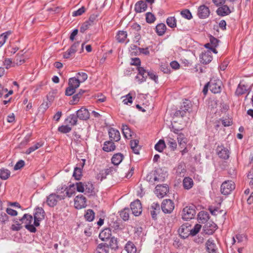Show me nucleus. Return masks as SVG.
<instances>
[{
  "label": "nucleus",
  "mask_w": 253,
  "mask_h": 253,
  "mask_svg": "<svg viewBox=\"0 0 253 253\" xmlns=\"http://www.w3.org/2000/svg\"><path fill=\"white\" fill-rule=\"evenodd\" d=\"M167 23L170 28H174L176 26V20L174 17H169L167 19Z\"/></svg>",
  "instance_id": "obj_50"
},
{
  "label": "nucleus",
  "mask_w": 253,
  "mask_h": 253,
  "mask_svg": "<svg viewBox=\"0 0 253 253\" xmlns=\"http://www.w3.org/2000/svg\"><path fill=\"white\" fill-rule=\"evenodd\" d=\"M77 118L82 120H86L89 119L90 114L87 109L82 107L77 111Z\"/></svg>",
  "instance_id": "obj_17"
},
{
  "label": "nucleus",
  "mask_w": 253,
  "mask_h": 253,
  "mask_svg": "<svg viewBox=\"0 0 253 253\" xmlns=\"http://www.w3.org/2000/svg\"><path fill=\"white\" fill-rule=\"evenodd\" d=\"M235 185L232 181H225L222 183L220 187V191L222 194L227 195L235 189Z\"/></svg>",
  "instance_id": "obj_5"
},
{
  "label": "nucleus",
  "mask_w": 253,
  "mask_h": 253,
  "mask_svg": "<svg viewBox=\"0 0 253 253\" xmlns=\"http://www.w3.org/2000/svg\"><path fill=\"white\" fill-rule=\"evenodd\" d=\"M123 159L124 155L120 153L115 154L113 156L111 159L112 163L114 165L117 166L121 163Z\"/></svg>",
  "instance_id": "obj_31"
},
{
  "label": "nucleus",
  "mask_w": 253,
  "mask_h": 253,
  "mask_svg": "<svg viewBox=\"0 0 253 253\" xmlns=\"http://www.w3.org/2000/svg\"><path fill=\"white\" fill-rule=\"evenodd\" d=\"M22 223L25 224V228L32 233H35L37 231L35 226L34 223L32 224L33 221V217L31 215L29 214H25L23 217L20 219Z\"/></svg>",
  "instance_id": "obj_2"
},
{
  "label": "nucleus",
  "mask_w": 253,
  "mask_h": 253,
  "mask_svg": "<svg viewBox=\"0 0 253 253\" xmlns=\"http://www.w3.org/2000/svg\"><path fill=\"white\" fill-rule=\"evenodd\" d=\"M98 14H93L90 15L89 18L87 21L90 23L92 25H93L94 22L96 21V19L98 17Z\"/></svg>",
  "instance_id": "obj_63"
},
{
  "label": "nucleus",
  "mask_w": 253,
  "mask_h": 253,
  "mask_svg": "<svg viewBox=\"0 0 253 253\" xmlns=\"http://www.w3.org/2000/svg\"><path fill=\"white\" fill-rule=\"evenodd\" d=\"M167 176V172H164L162 169H157L155 171L153 177H151L149 180L150 183L154 185L158 182L164 181Z\"/></svg>",
  "instance_id": "obj_3"
},
{
  "label": "nucleus",
  "mask_w": 253,
  "mask_h": 253,
  "mask_svg": "<svg viewBox=\"0 0 253 253\" xmlns=\"http://www.w3.org/2000/svg\"><path fill=\"white\" fill-rule=\"evenodd\" d=\"M74 184L75 185L77 191L81 193L84 192V182H76Z\"/></svg>",
  "instance_id": "obj_53"
},
{
  "label": "nucleus",
  "mask_w": 253,
  "mask_h": 253,
  "mask_svg": "<svg viewBox=\"0 0 253 253\" xmlns=\"http://www.w3.org/2000/svg\"><path fill=\"white\" fill-rule=\"evenodd\" d=\"M181 14L183 17L188 20L191 19L192 17L190 11L188 9H185L181 12Z\"/></svg>",
  "instance_id": "obj_59"
},
{
  "label": "nucleus",
  "mask_w": 253,
  "mask_h": 253,
  "mask_svg": "<svg viewBox=\"0 0 253 253\" xmlns=\"http://www.w3.org/2000/svg\"><path fill=\"white\" fill-rule=\"evenodd\" d=\"M10 172L9 170L5 169H0V177L3 180H6L9 177Z\"/></svg>",
  "instance_id": "obj_44"
},
{
  "label": "nucleus",
  "mask_w": 253,
  "mask_h": 253,
  "mask_svg": "<svg viewBox=\"0 0 253 253\" xmlns=\"http://www.w3.org/2000/svg\"><path fill=\"white\" fill-rule=\"evenodd\" d=\"M80 83L79 79H77L76 78H72L69 80L68 85H71L77 88L80 86Z\"/></svg>",
  "instance_id": "obj_48"
},
{
  "label": "nucleus",
  "mask_w": 253,
  "mask_h": 253,
  "mask_svg": "<svg viewBox=\"0 0 253 253\" xmlns=\"http://www.w3.org/2000/svg\"><path fill=\"white\" fill-rule=\"evenodd\" d=\"M166 26L163 23H160L156 27V32L159 36L163 35L166 30Z\"/></svg>",
  "instance_id": "obj_40"
},
{
  "label": "nucleus",
  "mask_w": 253,
  "mask_h": 253,
  "mask_svg": "<svg viewBox=\"0 0 253 253\" xmlns=\"http://www.w3.org/2000/svg\"><path fill=\"white\" fill-rule=\"evenodd\" d=\"M193 180L189 177H186L183 180V186L184 189L189 190L193 186Z\"/></svg>",
  "instance_id": "obj_33"
},
{
  "label": "nucleus",
  "mask_w": 253,
  "mask_h": 253,
  "mask_svg": "<svg viewBox=\"0 0 253 253\" xmlns=\"http://www.w3.org/2000/svg\"><path fill=\"white\" fill-rule=\"evenodd\" d=\"M195 214V207L192 205L189 206H186L183 208L182 211L181 216L182 219L184 220H188L194 218Z\"/></svg>",
  "instance_id": "obj_4"
},
{
  "label": "nucleus",
  "mask_w": 253,
  "mask_h": 253,
  "mask_svg": "<svg viewBox=\"0 0 253 253\" xmlns=\"http://www.w3.org/2000/svg\"><path fill=\"white\" fill-rule=\"evenodd\" d=\"M198 218L200 222L205 223L209 218V214L206 211H201L198 214Z\"/></svg>",
  "instance_id": "obj_38"
},
{
  "label": "nucleus",
  "mask_w": 253,
  "mask_h": 253,
  "mask_svg": "<svg viewBox=\"0 0 253 253\" xmlns=\"http://www.w3.org/2000/svg\"><path fill=\"white\" fill-rule=\"evenodd\" d=\"M139 141L137 139H134L130 141V147L133 152L136 154H139V146L138 145Z\"/></svg>",
  "instance_id": "obj_37"
},
{
  "label": "nucleus",
  "mask_w": 253,
  "mask_h": 253,
  "mask_svg": "<svg viewBox=\"0 0 253 253\" xmlns=\"http://www.w3.org/2000/svg\"><path fill=\"white\" fill-rule=\"evenodd\" d=\"M147 76H148L150 79L153 80L156 83H158V76L154 74L153 72L148 71L147 77Z\"/></svg>",
  "instance_id": "obj_62"
},
{
  "label": "nucleus",
  "mask_w": 253,
  "mask_h": 253,
  "mask_svg": "<svg viewBox=\"0 0 253 253\" xmlns=\"http://www.w3.org/2000/svg\"><path fill=\"white\" fill-rule=\"evenodd\" d=\"M210 13V9L207 6L202 5L199 7L197 14L199 18H206L209 16Z\"/></svg>",
  "instance_id": "obj_16"
},
{
  "label": "nucleus",
  "mask_w": 253,
  "mask_h": 253,
  "mask_svg": "<svg viewBox=\"0 0 253 253\" xmlns=\"http://www.w3.org/2000/svg\"><path fill=\"white\" fill-rule=\"evenodd\" d=\"M108 134L111 141H118L120 140V133L117 129L111 127L109 129Z\"/></svg>",
  "instance_id": "obj_19"
},
{
  "label": "nucleus",
  "mask_w": 253,
  "mask_h": 253,
  "mask_svg": "<svg viewBox=\"0 0 253 253\" xmlns=\"http://www.w3.org/2000/svg\"><path fill=\"white\" fill-rule=\"evenodd\" d=\"M177 139L179 146L181 147V148H183L186 146L188 139L184 134L182 133H179L177 135Z\"/></svg>",
  "instance_id": "obj_29"
},
{
  "label": "nucleus",
  "mask_w": 253,
  "mask_h": 253,
  "mask_svg": "<svg viewBox=\"0 0 253 253\" xmlns=\"http://www.w3.org/2000/svg\"><path fill=\"white\" fill-rule=\"evenodd\" d=\"M167 144L172 151H174L177 148V143L172 134H169L166 138Z\"/></svg>",
  "instance_id": "obj_21"
},
{
  "label": "nucleus",
  "mask_w": 253,
  "mask_h": 253,
  "mask_svg": "<svg viewBox=\"0 0 253 253\" xmlns=\"http://www.w3.org/2000/svg\"><path fill=\"white\" fill-rule=\"evenodd\" d=\"M84 218L88 221H91L94 218V213L92 210H87L84 214Z\"/></svg>",
  "instance_id": "obj_46"
},
{
  "label": "nucleus",
  "mask_w": 253,
  "mask_h": 253,
  "mask_svg": "<svg viewBox=\"0 0 253 253\" xmlns=\"http://www.w3.org/2000/svg\"><path fill=\"white\" fill-rule=\"evenodd\" d=\"M93 189V186L91 182H84V193L85 194L92 195Z\"/></svg>",
  "instance_id": "obj_41"
},
{
  "label": "nucleus",
  "mask_w": 253,
  "mask_h": 253,
  "mask_svg": "<svg viewBox=\"0 0 253 253\" xmlns=\"http://www.w3.org/2000/svg\"><path fill=\"white\" fill-rule=\"evenodd\" d=\"M190 224L186 223L179 227L178 231L181 238L185 239L190 235Z\"/></svg>",
  "instance_id": "obj_8"
},
{
  "label": "nucleus",
  "mask_w": 253,
  "mask_h": 253,
  "mask_svg": "<svg viewBox=\"0 0 253 253\" xmlns=\"http://www.w3.org/2000/svg\"><path fill=\"white\" fill-rule=\"evenodd\" d=\"M92 25L89 23L87 21L84 22L81 26L80 32L84 33L86 30H87Z\"/></svg>",
  "instance_id": "obj_57"
},
{
  "label": "nucleus",
  "mask_w": 253,
  "mask_h": 253,
  "mask_svg": "<svg viewBox=\"0 0 253 253\" xmlns=\"http://www.w3.org/2000/svg\"><path fill=\"white\" fill-rule=\"evenodd\" d=\"M147 5L143 0L137 1L135 4L134 10L137 13H141L146 10Z\"/></svg>",
  "instance_id": "obj_20"
},
{
  "label": "nucleus",
  "mask_w": 253,
  "mask_h": 253,
  "mask_svg": "<svg viewBox=\"0 0 253 253\" xmlns=\"http://www.w3.org/2000/svg\"><path fill=\"white\" fill-rule=\"evenodd\" d=\"M76 89L73 86L69 85L68 87L66 88L65 94L67 96L72 95L75 93Z\"/></svg>",
  "instance_id": "obj_60"
},
{
  "label": "nucleus",
  "mask_w": 253,
  "mask_h": 253,
  "mask_svg": "<svg viewBox=\"0 0 253 253\" xmlns=\"http://www.w3.org/2000/svg\"><path fill=\"white\" fill-rule=\"evenodd\" d=\"M22 52L21 53H18L15 57V61L17 64L21 65L24 62V58L23 57Z\"/></svg>",
  "instance_id": "obj_56"
},
{
  "label": "nucleus",
  "mask_w": 253,
  "mask_h": 253,
  "mask_svg": "<svg viewBox=\"0 0 253 253\" xmlns=\"http://www.w3.org/2000/svg\"><path fill=\"white\" fill-rule=\"evenodd\" d=\"M191 106L192 104L189 100H186L183 102V104L181 107V110L179 111V113L181 114V117H183V113L189 112Z\"/></svg>",
  "instance_id": "obj_26"
},
{
  "label": "nucleus",
  "mask_w": 253,
  "mask_h": 253,
  "mask_svg": "<svg viewBox=\"0 0 253 253\" xmlns=\"http://www.w3.org/2000/svg\"><path fill=\"white\" fill-rule=\"evenodd\" d=\"M34 215V224L38 227L40 225V222L44 217V211L42 208H38L35 210Z\"/></svg>",
  "instance_id": "obj_6"
},
{
  "label": "nucleus",
  "mask_w": 253,
  "mask_h": 253,
  "mask_svg": "<svg viewBox=\"0 0 253 253\" xmlns=\"http://www.w3.org/2000/svg\"><path fill=\"white\" fill-rule=\"evenodd\" d=\"M165 147V142L162 139L160 140L155 146V149L160 152H162Z\"/></svg>",
  "instance_id": "obj_45"
},
{
  "label": "nucleus",
  "mask_w": 253,
  "mask_h": 253,
  "mask_svg": "<svg viewBox=\"0 0 253 253\" xmlns=\"http://www.w3.org/2000/svg\"><path fill=\"white\" fill-rule=\"evenodd\" d=\"M127 38L126 32L124 31H120L118 32L116 39L118 42H123L125 41Z\"/></svg>",
  "instance_id": "obj_39"
},
{
  "label": "nucleus",
  "mask_w": 253,
  "mask_h": 253,
  "mask_svg": "<svg viewBox=\"0 0 253 253\" xmlns=\"http://www.w3.org/2000/svg\"><path fill=\"white\" fill-rule=\"evenodd\" d=\"M217 228L216 224L211 221L208 222L204 226V230L207 234H212Z\"/></svg>",
  "instance_id": "obj_18"
},
{
  "label": "nucleus",
  "mask_w": 253,
  "mask_h": 253,
  "mask_svg": "<svg viewBox=\"0 0 253 253\" xmlns=\"http://www.w3.org/2000/svg\"><path fill=\"white\" fill-rule=\"evenodd\" d=\"M85 11V8L84 7H82L81 8H79L78 10L74 11L73 13V16H77L81 15L83 13H84Z\"/></svg>",
  "instance_id": "obj_61"
},
{
  "label": "nucleus",
  "mask_w": 253,
  "mask_h": 253,
  "mask_svg": "<svg viewBox=\"0 0 253 253\" xmlns=\"http://www.w3.org/2000/svg\"><path fill=\"white\" fill-rule=\"evenodd\" d=\"M122 98H124L123 100V102L124 104L128 105L129 104H132V98L130 95V93L127 94V95L124 96L122 97Z\"/></svg>",
  "instance_id": "obj_51"
},
{
  "label": "nucleus",
  "mask_w": 253,
  "mask_h": 253,
  "mask_svg": "<svg viewBox=\"0 0 253 253\" xmlns=\"http://www.w3.org/2000/svg\"><path fill=\"white\" fill-rule=\"evenodd\" d=\"M111 236V231L109 228H105L100 233L99 235V238L102 241H106L109 239Z\"/></svg>",
  "instance_id": "obj_27"
},
{
  "label": "nucleus",
  "mask_w": 253,
  "mask_h": 253,
  "mask_svg": "<svg viewBox=\"0 0 253 253\" xmlns=\"http://www.w3.org/2000/svg\"><path fill=\"white\" fill-rule=\"evenodd\" d=\"M150 209L151 216L154 219H155L157 214L160 212L159 204L157 203H153L151 206Z\"/></svg>",
  "instance_id": "obj_25"
},
{
  "label": "nucleus",
  "mask_w": 253,
  "mask_h": 253,
  "mask_svg": "<svg viewBox=\"0 0 253 253\" xmlns=\"http://www.w3.org/2000/svg\"><path fill=\"white\" fill-rule=\"evenodd\" d=\"M122 129L124 137L127 139H130L132 137L133 133L127 126L123 125Z\"/></svg>",
  "instance_id": "obj_32"
},
{
  "label": "nucleus",
  "mask_w": 253,
  "mask_h": 253,
  "mask_svg": "<svg viewBox=\"0 0 253 253\" xmlns=\"http://www.w3.org/2000/svg\"><path fill=\"white\" fill-rule=\"evenodd\" d=\"M247 90H248L247 86H246L244 84H240L236 89V93L238 95H240L245 93L246 92V91H247Z\"/></svg>",
  "instance_id": "obj_42"
},
{
  "label": "nucleus",
  "mask_w": 253,
  "mask_h": 253,
  "mask_svg": "<svg viewBox=\"0 0 253 253\" xmlns=\"http://www.w3.org/2000/svg\"><path fill=\"white\" fill-rule=\"evenodd\" d=\"M57 193V194L52 193L47 197L46 203L48 206L53 207L57 205L59 201L63 200L65 198V195L61 194L62 191L60 192L59 191Z\"/></svg>",
  "instance_id": "obj_1"
},
{
  "label": "nucleus",
  "mask_w": 253,
  "mask_h": 253,
  "mask_svg": "<svg viewBox=\"0 0 253 253\" xmlns=\"http://www.w3.org/2000/svg\"><path fill=\"white\" fill-rule=\"evenodd\" d=\"M77 117L74 114L69 116L65 120V123L69 126H75L77 124Z\"/></svg>",
  "instance_id": "obj_35"
},
{
  "label": "nucleus",
  "mask_w": 253,
  "mask_h": 253,
  "mask_svg": "<svg viewBox=\"0 0 253 253\" xmlns=\"http://www.w3.org/2000/svg\"><path fill=\"white\" fill-rule=\"evenodd\" d=\"M206 245L207 251L209 253H214L215 252L216 246L213 239L210 238L206 242Z\"/></svg>",
  "instance_id": "obj_24"
},
{
  "label": "nucleus",
  "mask_w": 253,
  "mask_h": 253,
  "mask_svg": "<svg viewBox=\"0 0 253 253\" xmlns=\"http://www.w3.org/2000/svg\"><path fill=\"white\" fill-rule=\"evenodd\" d=\"M58 129L62 133H66L69 132L71 130L72 128L68 125H67L59 127Z\"/></svg>",
  "instance_id": "obj_54"
},
{
  "label": "nucleus",
  "mask_w": 253,
  "mask_h": 253,
  "mask_svg": "<svg viewBox=\"0 0 253 253\" xmlns=\"http://www.w3.org/2000/svg\"><path fill=\"white\" fill-rule=\"evenodd\" d=\"M137 69L138 73L135 77V79L137 80L139 83H142L146 81L148 71L143 67L140 66L137 67Z\"/></svg>",
  "instance_id": "obj_14"
},
{
  "label": "nucleus",
  "mask_w": 253,
  "mask_h": 253,
  "mask_svg": "<svg viewBox=\"0 0 253 253\" xmlns=\"http://www.w3.org/2000/svg\"><path fill=\"white\" fill-rule=\"evenodd\" d=\"M125 250L127 253H136V248L134 244L130 241L128 242L125 246Z\"/></svg>",
  "instance_id": "obj_36"
},
{
  "label": "nucleus",
  "mask_w": 253,
  "mask_h": 253,
  "mask_svg": "<svg viewBox=\"0 0 253 253\" xmlns=\"http://www.w3.org/2000/svg\"><path fill=\"white\" fill-rule=\"evenodd\" d=\"M80 46L79 42H76L74 44L72 45L70 48L67 51L64 52L63 53V58L68 59L71 56L73 55L77 51L78 48Z\"/></svg>",
  "instance_id": "obj_15"
},
{
  "label": "nucleus",
  "mask_w": 253,
  "mask_h": 253,
  "mask_svg": "<svg viewBox=\"0 0 253 253\" xmlns=\"http://www.w3.org/2000/svg\"><path fill=\"white\" fill-rule=\"evenodd\" d=\"M155 17L150 12H147L146 14V20L147 23H152L155 20Z\"/></svg>",
  "instance_id": "obj_58"
},
{
  "label": "nucleus",
  "mask_w": 253,
  "mask_h": 253,
  "mask_svg": "<svg viewBox=\"0 0 253 253\" xmlns=\"http://www.w3.org/2000/svg\"><path fill=\"white\" fill-rule=\"evenodd\" d=\"M202 226L199 224H196L195 225L193 228H191L190 226V235L194 236L199 232L201 229Z\"/></svg>",
  "instance_id": "obj_47"
},
{
  "label": "nucleus",
  "mask_w": 253,
  "mask_h": 253,
  "mask_svg": "<svg viewBox=\"0 0 253 253\" xmlns=\"http://www.w3.org/2000/svg\"><path fill=\"white\" fill-rule=\"evenodd\" d=\"M209 88L211 91L213 93H218L220 92L221 90V82L218 80H211L209 82Z\"/></svg>",
  "instance_id": "obj_7"
},
{
  "label": "nucleus",
  "mask_w": 253,
  "mask_h": 253,
  "mask_svg": "<svg viewBox=\"0 0 253 253\" xmlns=\"http://www.w3.org/2000/svg\"><path fill=\"white\" fill-rule=\"evenodd\" d=\"M116 146L112 141H107L104 143L103 150L105 152H111L115 150Z\"/></svg>",
  "instance_id": "obj_28"
},
{
  "label": "nucleus",
  "mask_w": 253,
  "mask_h": 253,
  "mask_svg": "<svg viewBox=\"0 0 253 253\" xmlns=\"http://www.w3.org/2000/svg\"><path fill=\"white\" fill-rule=\"evenodd\" d=\"M109 247L112 250H116L118 249V241L117 238L113 237L111 238Z\"/></svg>",
  "instance_id": "obj_43"
},
{
  "label": "nucleus",
  "mask_w": 253,
  "mask_h": 253,
  "mask_svg": "<svg viewBox=\"0 0 253 253\" xmlns=\"http://www.w3.org/2000/svg\"><path fill=\"white\" fill-rule=\"evenodd\" d=\"M96 252L97 253H109V247L105 243H101L97 246Z\"/></svg>",
  "instance_id": "obj_30"
},
{
  "label": "nucleus",
  "mask_w": 253,
  "mask_h": 253,
  "mask_svg": "<svg viewBox=\"0 0 253 253\" xmlns=\"http://www.w3.org/2000/svg\"><path fill=\"white\" fill-rule=\"evenodd\" d=\"M216 153L221 159L227 160L229 157V150L222 145L218 146L216 148Z\"/></svg>",
  "instance_id": "obj_13"
},
{
  "label": "nucleus",
  "mask_w": 253,
  "mask_h": 253,
  "mask_svg": "<svg viewBox=\"0 0 253 253\" xmlns=\"http://www.w3.org/2000/svg\"><path fill=\"white\" fill-rule=\"evenodd\" d=\"M169 191V187L167 185L158 184L154 191L155 194L160 198H162Z\"/></svg>",
  "instance_id": "obj_10"
},
{
  "label": "nucleus",
  "mask_w": 253,
  "mask_h": 253,
  "mask_svg": "<svg viewBox=\"0 0 253 253\" xmlns=\"http://www.w3.org/2000/svg\"><path fill=\"white\" fill-rule=\"evenodd\" d=\"M200 61L203 64H207L210 63L212 60V56L210 51L202 52L200 56Z\"/></svg>",
  "instance_id": "obj_22"
},
{
  "label": "nucleus",
  "mask_w": 253,
  "mask_h": 253,
  "mask_svg": "<svg viewBox=\"0 0 253 253\" xmlns=\"http://www.w3.org/2000/svg\"><path fill=\"white\" fill-rule=\"evenodd\" d=\"M231 12L229 7L226 5H223L216 10L217 15L221 16L229 15Z\"/></svg>",
  "instance_id": "obj_23"
},
{
  "label": "nucleus",
  "mask_w": 253,
  "mask_h": 253,
  "mask_svg": "<svg viewBox=\"0 0 253 253\" xmlns=\"http://www.w3.org/2000/svg\"><path fill=\"white\" fill-rule=\"evenodd\" d=\"M87 75L85 73H78L77 75V79H79L80 83L84 82L87 79Z\"/></svg>",
  "instance_id": "obj_55"
},
{
  "label": "nucleus",
  "mask_w": 253,
  "mask_h": 253,
  "mask_svg": "<svg viewBox=\"0 0 253 253\" xmlns=\"http://www.w3.org/2000/svg\"><path fill=\"white\" fill-rule=\"evenodd\" d=\"M75 208L77 209H81L86 206V198L82 195L77 196L74 200Z\"/></svg>",
  "instance_id": "obj_9"
},
{
  "label": "nucleus",
  "mask_w": 253,
  "mask_h": 253,
  "mask_svg": "<svg viewBox=\"0 0 253 253\" xmlns=\"http://www.w3.org/2000/svg\"><path fill=\"white\" fill-rule=\"evenodd\" d=\"M75 185L74 184H70L68 187L65 188L64 189V191H65V193L63 195H65V197L68 196V197H71L75 194Z\"/></svg>",
  "instance_id": "obj_34"
},
{
  "label": "nucleus",
  "mask_w": 253,
  "mask_h": 253,
  "mask_svg": "<svg viewBox=\"0 0 253 253\" xmlns=\"http://www.w3.org/2000/svg\"><path fill=\"white\" fill-rule=\"evenodd\" d=\"M130 208L132 213L135 216L140 215L142 211L141 204L139 200H136L132 202L130 204Z\"/></svg>",
  "instance_id": "obj_12"
},
{
  "label": "nucleus",
  "mask_w": 253,
  "mask_h": 253,
  "mask_svg": "<svg viewBox=\"0 0 253 253\" xmlns=\"http://www.w3.org/2000/svg\"><path fill=\"white\" fill-rule=\"evenodd\" d=\"M120 215L124 220H127L129 218V209H125L121 212Z\"/></svg>",
  "instance_id": "obj_52"
},
{
  "label": "nucleus",
  "mask_w": 253,
  "mask_h": 253,
  "mask_svg": "<svg viewBox=\"0 0 253 253\" xmlns=\"http://www.w3.org/2000/svg\"><path fill=\"white\" fill-rule=\"evenodd\" d=\"M82 96L81 93H77L73 96V99L71 101V104H76Z\"/></svg>",
  "instance_id": "obj_64"
},
{
  "label": "nucleus",
  "mask_w": 253,
  "mask_h": 253,
  "mask_svg": "<svg viewBox=\"0 0 253 253\" xmlns=\"http://www.w3.org/2000/svg\"><path fill=\"white\" fill-rule=\"evenodd\" d=\"M82 169L80 168L76 167L74 169L73 176L76 180H79L82 175Z\"/></svg>",
  "instance_id": "obj_49"
},
{
  "label": "nucleus",
  "mask_w": 253,
  "mask_h": 253,
  "mask_svg": "<svg viewBox=\"0 0 253 253\" xmlns=\"http://www.w3.org/2000/svg\"><path fill=\"white\" fill-rule=\"evenodd\" d=\"M161 208L165 213H170L174 209V203L169 199L164 200L162 203Z\"/></svg>",
  "instance_id": "obj_11"
}]
</instances>
